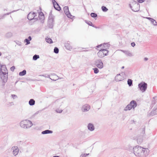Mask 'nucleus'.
I'll use <instances>...</instances> for the list:
<instances>
[{
  "mask_svg": "<svg viewBox=\"0 0 157 157\" xmlns=\"http://www.w3.org/2000/svg\"><path fill=\"white\" fill-rule=\"evenodd\" d=\"M0 77L4 82L7 81L8 77V70L5 65L0 66Z\"/></svg>",
  "mask_w": 157,
  "mask_h": 157,
  "instance_id": "obj_1",
  "label": "nucleus"
},
{
  "mask_svg": "<svg viewBox=\"0 0 157 157\" xmlns=\"http://www.w3.org/2000/svg\"><path fill=\"white\" fill-rule=\"evenodd\" d=\"M134 152L136 155H138L142 151L145 156L148 154L149 151L148 149L144 148L141 146H138L135 147L133 148Z\"/></svg>",
  "mask_w": 157,
  "mask_h": 157,
  "instance_id": "obj_2",
  "label": "nucleus"
},
{
  "mask_svg": "<svg viewBox=\"0 0 157 157\" xmlns=\"http://www.w3.org/2000/svg\"><path fill=\"white\" fill-rule=\"evenodd\" d=\"M104 44H101L97 46V47L98 48L102 47L98 53V55L99 58H101L104 57L108 52L106 48L104 47Z\"/></svg>",
  "mask_w": 157,
  "mask_h": 157,
  "instance_id": "obj_3",
  "label": "nucleus"
},
{
  "mask_svg": "<svg viewBox=\"0 0 157 157\" xmlns=\"http://www.w3.org/2000/svg\"><path fill=\"white\" fill-rule=\"evenodd\" d=\"M20 124L21 127L24 128H27L32 125V123L29 120H25L21 121Z\"/></svg>",
  "mask_w": 157,
  "mask_h": 157,
  "instance_id": "obj_4",
  "label": "nucleus"
},
{
  "mask_svg": "<svg viewBox=\"0 0 157 157\" xmlns=\"http://www.w3.org/2000/svg\"><path fill=\"white\" fill-rule=\"evenodd\" d=\"M125 75L123 73L117 74L115 77V80L119 82L124 80L125 78Z\"/></svg>",
  "mask_w": 157,
  "mask_h": 157,
  "instance_id": "obj_5",
  "label": "nucleus"
},
{
  "mask_svg": "<svg viewBox=\"0 0 157 157\" xmlns=\"http://www.w3.org/2000/svg\"><path fill=\"white\" fill-rule=\"evenodd\" d=\"M137 104L136 102L134 101H132L130 104L127 105L126 107V110H130L132 108H134L136 106Z\"/></svg>",
  "mask_w": 157,
  "mask_h": 157,
  "instance_id": "obj_6",
  "label": "nucleus"
},
{
  "mask_svg": "<svg viewBox=\"0 0 157 157\" xmlns=\"http://www.w3.org/2000/svg\"><path fill=\"white\" fill-rule=\"evenodd\" d=\"M138 86L140 90L142 92H144L147 89V85L146 83L144 82L139 84Z\"/></svg>",
  "mask_w": 157,
  "mask_h": 157,
  "instance_id": "obj_7",
  "label": "nucleus"
},
{
  "mask_svg": "<svg viewBox=\"0 0 157 157\" xmlns=\"http://www.w3.org/2000/svg\"><path fill=\"white\" fill-rule=\"evenodd\" d=\"M95 64L99 69H102L103 67V64L101 60H98L95 61Z\"/></svg>",
  "mask_w": 157,
  "mask_h": 157,
  "instance_id": "obj_8",
  "label": "nucleus"
},
{
  "mask_svg": "<svg viewBox=\"0 0 157 157\" xmlns=\"http://www.w3.org/2000/svg\"><path fill=\"white\" fill-rule=\"evenodd\" d=\"M54 8L56 10L59 11L61 10V8L58 4L56 2L55 0H52Z\"/></svg>",
  "mask_w": 157,
  "mask_h": 157,
  "instance_id": "obj_9",
  "label": "nucleus"
},
{
  "mask_svg": "<svg viewBox=\"0 0 157 157\" xmlns=\"http://www.w3.org/2000/svg\"><path fill=\"white\" fill-rule=\"evenodd\" d=\"M90 109V106L87 104L84 105L82 108V110L83 112L88 111Z\"/></svg>",
  "mask_w": 157,
  "mask_h": 157,
  "instance_id": "obj_10",
  "label": "nucleus"
},
{
  "mask_svg": "<svg viewBox=\"0 0 157 157\" xmlns=\"http://www.w3.org/2000/svg\"><path fill=\"white\" fill-rule=\"evenodd\" d=\"M35 16L34 13L30 12L28 15L27 18L29 20H31L33 19Z\"/></svg>",
  "mask_w": 157,
  "mask_h": 157,
  "instance_id": "obj_11",
  "label": "nucleus"
},
{
  "mask_svg": "<svg viewBox=\"0 0 157 157\" xmlns=\"http://www.w3.org/2000/svg\"><path fill=\"white\" fill-rule=\"evenodd\" d=\"M64 10L66 14L67 17H69L70 16V13L69 11V8L68 6H66L64 7Z\"/></svg>",
  "mask_w": 157,
  "mask_h": 157,
  "instance_id": "obj_12",
  "label": "nucleus"
},
{
  "mask_svg": "<svg viewBox=\"0 0 157 157\" xmlns=\"http://www.w3.org/2000/svg\"><path fill=\"white\" fill-rule=\"evenodd\" d=\"M88 129L90 131H93L94 129L93 125L91 124H89L88 126Z\"/></svg>",
  "mask_w": 157,
  "mask_h": 157,
  "instance_id": "obj_13",
  "label": "nucleus"
},
{
  "mask_svg": "<svg viewBox=\"0 0 157 157\" xmlns=\"http://www.w3.org/2000/svg\"><path fill=\"white\" fill-rule=\"evenodd\" d=\"M31 37L29 36L28 37V39H25L24 40V42L26 43V45H28L30 44V42L29 41L31 40Z\"/></svg>",
  "mask_w": 157,
  "mask_h": 157,
  "instance_id": "obj_14",
  "label": "nucleus"
},
{
  "mask_svg": "<svg viewBox=\"0 0 157 157\" xmlns=\"http://www.w3.org/2000/svg\"><path fill=\"white\" fill-rule=\"evenodd\" d=\"M35 101L33 99H31L29 101V104L30 105H33L35 104Z\"/></svg>",
  "mask_w": 157,
  "mask_h": 157,
  "instance_id": "obj_15",
  "label": "nucleus"
},
{
  "mask_svg": "<svg viewBox=\"0 0 157 157\" xmlns=\"http://www.w3.org/2000/svg\"><path fill=\"white\" fill-rule=\"evenodd\" d=\"M52 131L47 130L42 132V134H44L48 133H52Z\"/></svg>",
  "mask_w": 157,
  "mask_h": 157,
  "instance_id": "obj_16",
  "label": "nucleus"
},
{
  "mask_svg": "<svg viewBox=\"0 0 157 157\" xmlns=\"http://www.w3.org/2000/svg\"><path fill=\"white\" fill-rule=\"evenodd\" d=\"M39 17L40 19H43L44 18V15L42 12H40L39 13Z\"/></svg>",
  "mask_w": 157,
  "mask_h": 157,
  "instance_id": "obj_17",
  "label": "nucleus"
},
{
  "mask_svg": "<svg viewBox=\"0 0 157 157\" xmlns=\"http://www.w3.org/2000/svg\"><path fill=\"white\" fill-rule=\"evenodd\" d=\"M46 41L48 43H51L53 42L51 38H49L48 37H47L46 38Z\"/></svg>",
  "mask_w": 157,
  "mask_h": 157,
  "instance_id": "obj_18",
  "label": "nucleus"
},
{
  "mask_svg": "<svg viewBox=\"0 0 157 157\" xmlns=\"http://www.w3.org/2000/svg\"><path fill=\"white\" fill-rule=\"evenodd\" d=\"M26 74V71L25 70H24L22 71L21 72L19 73V75L20 76H23Z\"/></svg>",
  "mask_w": 157,
  "mask_h": 157,
  "instance_id": "obj_19",
  "label": "nucleus"
},
{
  "mask_svg": "<svg viewBox=\"0 0 157 157\" xmlns=\"http://www.w3.org/2000/svg\"><path fill=\"white\" fill-rule=\"evenodd\" d=\"M18 149L16 148L15 150H14L13 151V154L16 155L18 153Z\"/></svg>",
  "mask_w": 157,
  "mask_h": 157,
  "instance_id": "obj_20",
  "label": "nucleus"
},
{
  "mask_svg": "<svg viewBox=\"0 0 157 157\" xmlns=\"http://www.w3.org/2000/svg\"><path fill=\"white\" fill-rule=\"evenodd\" d=\"M128 84L129 86H131L132 84V81L130 79H128Z\"/></svg>",
  "mask_w": 157,
  "mask_h": 157,
  "instance_id": "obj_21",
  "label": "nucleus"
},
{
  "mask_svg": "<svg viewBox=\"0 0 157 157\" xmlns=\"http://www.w3.org/2000/svg\"><path fill=\"white\" fill-rule=\"evenodd\" d=\"M39 58V55H35L33 57V59L34 60H36L37 59Z\"/></svg>",
  "mask_w": 157,
  "mask_h": 157,
  "instance_id": "obj_22",
  "label": "nucleus"
},
{
  "mask_svg": "<svg viewBox=\"0 0 157 157\" xmlns=\"http://www.w3.org/2000/svg\"><path fill=\"white\" fill-rule=\"evenodd\" d=\"M101 9L104 12H106L108 10V9L105 7L104 6H102Z\"/></svg>",
  "mask_w": 157,
  "mask_h": 157,
  "instance_id": "obj_23",
  "label": "nucleus"
},
{
  "mask_svg": "<svg viewBox=\"0 0 157 157\" xmlns=\"http://www.w3.org/2000/svg\"><path fill=\"white\" fill-rule=\"evenodd\" d=\"M93 69L94 70V73L95 74L98 73L99 71L98 69L97 68H94Z\"/></svg>",
  "mask_w": 157,
  "mask_h": 157,
  "instance_id": "obj_24",
  "label": "nucleus"
},
{
  "mask_svg": "<svg viewBox=\"0 0 157 157\" xmlns=\"http://www.w3.org/2000/svg\"><path fill=\"white\" fill-rule=\"evenodd\" d=\"M90 15L92 17H96L97 16V14L94 13H91Z\"/></svg>",
  "mask_w": 157,
  "mask_h": 157,
  "instance_id": "obj_25",
  "label": "nucleus"
},
{
  "mask_svg": "<svg viewBox=\"0 0 157 157\" xmlns=\"http://www.w3.org/2000/svg\"><path fill=\"white\" fill-rule=\"evenodd\" d=\"M54 52L56 53H58L59 52L58 49L56 47L54 49Z\"/></svg>",
  "mask_w": 157,
  "mask_h": 157,
  "instance_id": "obj_26",
  "label": "nucleus"
},
{
  "mask_svg": "<svg viewBox=\"0 0 157 157\" xmlns=\"http://www.w3.org/2000/svg\"><path fill=\"white\" fill-rule=\"evenodd\" d=\"M56 111L58 113H61L62 112V110L61 109H56Z\"/></svg>",
  "mask_w": 157,
  "mask_h": 157,
  "instance_id": "obj_27",
  "label": "nucleus"
},
{
  "mask_svg": "<svg viewBox=\"0 0 157 157\" xmlns=\"http://www.w3.org/2000/svg\"><path fill=\"white\" fill-rule=\"evenodd\" d=\"M15 67L14 66H12L10 68V70L11 71H13L15 69Z\"/></svg>",
  "mask_w": 157,
  "mask_h": 157,
  "instance_id": "obj_28",
  "label": "nucleus"
},
{
  "mask_svg": "<svg viewBox=\"0 0 157 157\" xmlns=\"http://www.w3.org/2000/svg\"><path fill=\"white\" fill-rule=\"evenodd\" d=\"M87 23L89 25L92 26H93V24L90 21L88 22Z\"/></svg>",
  "mask_w": 157,
  "mask_h": 157,
  "instance_id": "obj_29",
  "label": "nucleus"
},
{
  "mask_svg": "<svg viewBox=\"0 0 157 157\" xmlns=\"http://www.w3.org/2000/svg\"><path fill=\"white\" fill-rule=\"evenodd\" d=\"M137 1L140 3H141L144 2L145 0H137Z\"/></svg>",
  "mask_w": 157,
  "mask_h": 157,
  "instance_id": "obj_30",
  "label": "nucleus"
},
{
  "mask_svg": "<svg viewBox=\"0 0 157 157\" xmlns=\"http://www.w3.org/2000/svg\"><path fill=\"white\" fill-rule=\"evenodd\" d=\"M131 45L132 46L134 47L135 45V44L134 42H132L131 43Z\"/></svg>",
  "mask_w": 157,
  "mask_h": 157,
  "instance_id": "obj_31",
  "label": "nucleus"
},
{
  "mask_svg": "<svg viewBox=\"0 0 157 157\" xmlns=\"http://www.w3.org/2000/svg\"><path fill=\"white\" fill-rule=\"evenodd\" d=\"M12 97L13 98H14L16 97V95H13H13H12Z\"/></svg>",
  "mask_w": 157,
  "mask_h": 157,
  "instance_id": "obj_32",
  "label": "nucleus"
},
{
  "mask_svg": "<svg viewBox=\"0 0 157 157\" xmlns=\"http://www.w3.org/2000/svg\"><path fill=\"white\" fill-rule=\"evenodd\" d=\"M81 157H84L85 156V155H81Z\"/></svg>",
  "mask_w": 157,
  "mask_h": 157,
  "instance_id": "obj_33",
  "label": "nucleus"
},
{
  "mask_svg": "<svg viewBox=\"0 0 157 157\" xmlns=\"http://www.w3.org/2000/svg\"><path fill=\"white\" fill-rule=\"evenodd\" d=\"M147 19H151V18L150 17H148V18H147Z\"/></svg>",
  "mask_w": 157,
  "mask_h": 157,
  "instance_id": "obj_34",
  "label": "nucleus"
},
{
  "mask_svg": "<svg viewBox=\"0 0 157 157\" xmlns=\"http://www.w3.org/2000/svg\"><path fill=\"white\" fill-rule=\"evenodd\" d=\"M1 55V53L0 52V56Z\"/></svg>",
  "mask_w": 157,
  "mask_h": 157,
  "instance_id": "obj_35",
  "label": "nucleus"
},
{
  "mask_svg": "<svg viewBox=\"0 0 157 157\" xmlns=\"http://www.w3.org/2000/svg\"><path fill=\"white\" fill-rule=\"evenodd\" d=\"M154 21H155V23H156V21H155V20H154Z\"/></svg>",
  "mask_w": 157,
  "mask_h": 157,
  "instance_id": "obj_36",
  "label": "nucleus"
},
{
  "mask_svg": "<svg viewBox=\"0 0 157 157\" xmlns=\"http://www.w3.org/2000/svg\"><path fill=\"white\" fill-rule=\"evenodd\" d=\"M132 10H133L134 11H135V10H134L133 9H132Z\"/></svg>",
  "mask_w": 157,
  "mask_h": 157,
  "instance_id": "obj_37",
  "label": "nucleus"
},
{
  "mask_svg": "<svg viewBox=\"0 0 157 157\" xmlns=\"http://www.w3.org/2000/svg\"><path fill=\"white\" fill-rule=\"evenodd\" d=\"M100 48H101L102 47H101ZM101 48H100V49ZM100 49H99V50H100Z\"/></svg>",
  "mask_w": 157,
  "mask_h": 157,
  "instance_id": "obj_38",
  "label": "nucleus"
}]
</instances>
